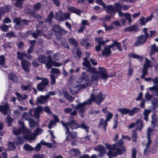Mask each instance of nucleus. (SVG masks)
I'll return each instance as SVG.
<instances>
[{
	"label": "nucleus",
	"mask_w": 158,
	"mask_h": 158,
	"mask_svg": "<svg viewBox=\"0 0 158 158\" xmlns=\"http://www.w3.org/2000/svg\"><path fill=\"white\" fill-rule=\"evenodd\" d=\"M118 111L121 113L122 114H128L129 115L130 113V110L126 108H119L118 109Z\"/></svg>",
	"instance_id": "obj_40"
},
{
	"label": "nucleus",
	"mask_w": 158,
	"mask_h": 158,
	"mask_svg": "<svg viewBox=\"0 0 158 158\" xmlns=\"http://www.w3.org/2000/svg\"><path fill=\"white\" fill-rule=\"evenodd\" d=\"M90 100L88 99L86 101L82 103H79L76 105L75 106V109L78 110L79 113L80 114L81 117H84L83 114L85 110V106L88 105H91V102Z\"/></svg>",
	"instance_id": "obj_5"
},
{
	"label": "nucleus",
	"mask_w": 158,
	"mask_h": 158,
	"mask_svg": "<svg viewBox=\"0 0 158 158\" xmlns=\"http://www.w3.org/2000/svg\"><path fill=\"white\" fill-rule=\"evenodd\" d=\"M152 104L153 106V108L155 109L158 107V100L156 98H154L152 101Z\"/></svg>",
	"instance_id": "obj_42"
},
{
	"label": "nucleus",
	"mask_w": 158,
	"mask_h": 158,
	"mask_svg": "<svg viewBox=\"0 0 158 158\" xmlns=\"http://www.w3.org/2000/svg\"><path fill=\"white\" fill-rule=\"evenodd\" d=\"M111 51L110 49L107 47L104 48V49L102 50V55L107 56L111 54Z\"/></svg>",
	"instance_id": "obj_28"
},
{
	"label": "nucleus",
	"mask_w": 158,
	"mask_h": 158,
	"mask_svg": "<svg viewBox=\"0 0 158 158\" xmlns=\"http://www.w3.org/2000/svg\"><path fill=\"white\" fill-rule=\"evenodd\" d=\"M81 88L79 85L75 86H71L70 87V93L72 94H75L79 92Z\"/></svg>",
	"instance_id": "obj_24"
},
{
	"label": "nucleus",
	"mask_w": 158,
	"mask_h": 158,
	"mask_svg": "<svg viewBox=\"0 0 158 158\" xmlns=\"http://www.w3.org/2000/svg\"><path fill=\"white\" fill-rule=\"evenodd\" d=\"M113 116V114L112 113L110 112H107V115L105 120L107 122L108 121H110V119L112 118Z\"/></svg>",
	"instance_id": "obj_54"
},
{
	"label": "nucleus",
	"mask_w": 158,
	"mask_h": 158,
	"mask_svg": "<svg viewBox=\"0 0 158 158\" xmlns=\"http://www.w3.org/2000/svg\"><path fill=\"white\" fill-rule=\"evenodd\" d=\"M136 151L135 148H133L131 150V156L132 158H136Z\"/></svg>",
	"instance_id": "obj_64"
},
{
	"label": "nucleus",
	"mask_w": 158,
	"mask_h": 158,
	"mask_svg": "<svg viewBox=\"0 0 158 158\" xmlns=\"http://www.w3.org/2000/svg\"><path fill=\"white\" fill-rule=\"evenodd\" d=\"M15 94L17 96V100L19 101L25 100L28 97L27 95L26 94L21 95L19 93L17 92H15Z\"/></svg>",
	"instance_id": "obj_25"
},
{
	"label": "nucleus",
	"mask_w": 158,
	"mask_h": 158,
	"mask_svg": "<svg viewBox=\"0 0 158 158\" xmlns=\"http://www.w3.org/2000/svg\"><path fill=\"white\" fill-rule=\"evenodd\" d=\"M125 17L126 19L129 22V24H130L132 22L131 14L128 13H125Z\"/></svg>",
	"instance_id": "obj_52"
},
{
	"label": "nucleus",
	"mask_w": 158,
	"mask_h": 158,
	"mask_svg": "<svg viewBox=\"0 0 158 158\" xmlns=\"http://www.w3.org/2000/svg\"><path fill=\"white\" fill-rule=\"evenodd\" d=\"M106 12L109 14L115 15L116 14L114 6L112 5H109L104 8Z\"/></svg>",
	"instance_id": "obj_18"
},
{
	"label": "nucleus",
	"mask_w": 158,
	"mask_h": 158,
	"mask_svg": "<svg viewBox=\"0 0 158 158\" xmlns=\"http://www.w3.org/2000/svg\"><path fill=\"white\" fill-rule=\"evenodd\" d=\"M41 3L39 2L35 4L33 7V9L35 12L38 11L41 8Z\"/></svg>",
	"instance_id": "obj_43"
},
{
	"label": "nucleus",
	"mask_w": 158,
	"mask_h": 158,
	"mask_svg": "<svg viewBox=\"0 0 158 158\" xmlns=\"http://www.w3.org/2000/svg\"><path fill=\"white\" fill-rule=\"evenodd\" d=\"M123 139H121L117 142L113 144V147L115 149L121 147L123 145Z\"/></svg>",
	"instance_id": "obj_41"
},
{
	"label": "nucleus",
	"mask_w": 158,
	"mask_h": 158,
	"mask_svg": "<svg viewBox=\"0 0 158 158\" xmlns=\"http://www.w3.org/2000/svg\"><path fill=\"white\" fill-rule=\"evenodd\" d=\"M61 123L65 129H66V127H69V126L70 128L72 130L77 129L79 126V124L77 123L74 118L71 116L69 117L68 122L64 123L61 121Z\"/></svg>",
	"instance_id": "obj_2"
},
{
	"label": "nucleus",
	"mask_w": 158,
	"mask_h": 158,
	"mask_svg": "<svg viewBox=\"0 0 158 158\" xmlns=\"http://www.w3.org/2000/svg\"><path fill=\"white\" fill-rule=\"evenodd\" d=\"M136 130H133L132 131V139L133 142H136L137 137V133Z\"/></svg>",
	"instance_id": "obj_50"
},
{
	"label": "nucleus",
	"mask_w": 158,
	"mask_h": 158,
	"mask_svg": "<svg viewBox=\"0 0 158 158\" xmlns=\"http://www.w3.org/2000/svg\"><path fill=\"white\" fill-rule=\"evenodd\" d=\"M68 10L70 12L75 13L78 16H80L81 13L82 12L80 10L77 9L74 7L70 6L68 8Z\"/></svg>",
	"instance_id": "obj_26"
},
{
	"label": "nucleus",
	"mask_w": 158,
	"mask_h": 158,
	"mask_svg": "<svg viewBox=\"0 0 158 158\" xmlns=\"http://www.w3.org/2000/svg\"><path fill=\"white\" fill-rule=\"evenodd\" d=\"M43 110L42 107L39 106L35 109L32 108L29 111V113L31 116L35 117L36 119L39 118V115L41 112Z\"/></svg>",
	"instance_id": "obj_11"
},
{
	"label": "nucleus",
	"mask_w": 158,
	"mask_h": 158,
	"mask_svg": "<svg viewBox=\"0 0 158 158\" xmlns=\"http://www.w3.org/2000/svg\"><path fill=\"white\" fill-rule=\"evenodd\" d=\"M140 110L139 108L137 107H133L131 110H130V113H129V116H133L134 114L137 113Z\"/></svg>",
	"instance_id": "obj_37"
},
{
	"label": "nucleus",
	"mask_w": 158,
	"mask_h": 158,
	"mask_svg": "<svg viewBox=\"0 0 158 158\" xmlns=\"http://www.w3.org/2000/svg\"><path fill=\"white\" fill-rule=\"evenodd\" d=\"M157 50V48L156 47V45L155 44H154L152 45L151 48V50L150 52V55L152 56L154 55L155 52Z\"/></svg>",
	"instance_id": "obj_44"
},
{
	"label": "nucleus",
	"mask_w": 158,
	"mask_h": 158,
	"mask_svg": "<svg viewBox=\"0 0 158 158\" xmlns=\"http://www.w3.org/2000/svg\"><path fill=\"white\" fill-rule=\"evenodd\" d=\"M36 19L40 23H43L44 22L43 18L39 14L36 18Z\"/></svg>",
	"instance_id": "obj_60"
},
{
	"label": "nucleus",
	"mask_w": 158,
	"mask_h": 158,
	"mask_svg": "<svg viewBox=\"0 0 158 158\" xmlns=\"http://www.w3.org/2000/svg\"><path fill=\"white\" fill-rule=\"evenodd\" d=\"M145 59L146 61L143 67L146 68L148 69L149 68L152 67V65H151V61L147 58H145Z\"/></svg>",
	"instance_id": "obj_47"
},
{
	"label": "nucleus",
	"mask_w": 158,
	"mask_h": 158,
	"mask_svg": "<svg viewBox=\"0 0 158 158\" xmlns=\"http://www.w3.org/2000/svg\"><path fill=\"white\" fill-rule=\"evenodd\" d=\"M116 150V153L118 155H121L126 152V149L125 146H123L122 149L117 148L115 149Z\"/></svg>",
	"instance_id": "obj_32"
},
{
	"label": "nucleus",
	"mask_w": 158,
	"mask_h": 158,
	"mask_svg": "<svg viewBox=\"0 0 158 158\" xmlns=\"http://www.w3.org/2000/svg\"><path fill=\"white\" fill-rule=\"evenodd\" d=\"M38 60L40 63L45 64L46 68L48 69H51L52 66L59 67L62 65L61 63L54 61L50 56L47 59L45 56L40 54L38 56Z\"/></svg>",
	"instance_id": "obj_1"
},
{
	"label": "nucleus",
	"mask_w": 158,
	"mask_h": 158,
	"mask_svg": "<svg viewBox=\"0 0 158 158\" xmlns=\"http://www.w3.org/2000/svg\"><path fill=\"white\" fill-rule=\"evenodd\" d=\"M49 98V95L45 96L41 95L38 97L35 101V104L36 105L39 104H42L47 102V99Z\"/></svg>",
	"instance_id": "obj_15"
},
{
	"label": "nucleus",
	"mask_w": 158,
	"mask_h": 158,
	"mask_svg": "<svg viewBox=\"0 0 158 158\" xmlns=\"http://www.w3.org/2000/svg\"><path fill=\"white\" fill-rule=\"evenodd\" d=\"M70 14L69 13H63L59 10L55 14V18L56 19L60 21H63L70 19Z\"/></svg>",
	"instance_id": "obj_6"
},
{
	"label": "nucleus",
	"mask_w": 158,
	"mask_h": 158,
	"mask_svg": "<svg viewBox=\"0 0 158 158\" xmlns=\"http://www.w3.org/2000/svg\"><path fill=\"white\" fill-rule=\"evenodd\" d=\"M151 112V110H148L147 109H145L143 112V114L144 116L143 118L144 120L146 121H147L148 120V116Z\"/></svg>",
	"instance_id": "obj_35"
},
{
	"label": "nucleus",
	"mask_w": 158,
	"mask_h": 158,
	"mask_svg": "<svg viewBox=\"0 0 158 158\" xmlns=\"http://www.w3.org/2000/svg\"><path fill=\"white\" fill-rule=\"evenodd\" d=\"M50 72L52 73L59 74L60 73V71L58 69L53 68L51 69Z\"/></svg>",
	"instance_id": "obj_62"
},
{
	"label": "nucleus",
	"mask_w": 158,
	"mask_h": 158,
	"mask_svg": "<svg viewBox=\"0 0 158 158\" xmlns=\"http://www.w3.org/2000/svg\"><path fill=\"white\" fill-rule=\"evenodd\" d=\"M106 96V95L103 94L102 92H99L96 95L93 94H90V98L88 99L91 101V104L94 102L99 105L104 100Z\"/></svg>",
	"instance_id": "obj_3"
},
{
	"label": "nucleus",
	"mask_w": 158,
	"mask_h": 158,
	"mask_svg": "<svg viewBox=\"0 0 158 158\" xmlns=\"http://www.w3.org/2000/svg\"><path fill=\"white\" fill-rule=\"evenodd\" d=\"M90 76V74H88L86 76L79 78L77 80L78 83L80 84V86L81 88L87 87L89 85V77Z\"/></svg>",
	"instance_id": "obj_7"
},
{
	"label": "nucleus",
	"mask_w": 158,
	"mask_h": 158,
	"mask_svg": "<svg viewBox=\"0 0 158 158\" xmlns=\"http://www.w3.org/2000/svg\"><path fill=\"white\" fill-rule=\"evenodd\" d=\"M9 78L15 83L18 82V79L16 75L12 73L9 74Z\"/></svg>",
	"instance_id": "obj_34"
},
{
	"label": "nucleus",
	"mask_w": 158,
	"mask_h": 158,
	"mask_svg": "<svg viewBox=\"0 0 158 158\" xmlns=\"http://www.w3.org/2000/svg\"><path fill=\"white\" fill-rule=\"evenodd\" d=\"M48 79L46 78L43 79L41 82L39 83L37 85V89L39 91H43L45 90L49 84Z\"/></svg>",
	"instance_id": "obj_13"
},
{
	"label": "nucleus",
	"mask_w": 158,
	"mask_h": 158,
	"mask_svg": "<svg viewBox=\"0 0 158 158\" xmlns=\"http://www.w3.org/2000/svg\"><path fill=\"white\" fill-rule=\"evenodd\" d=\"M17 55L18 59L22 61L23 60V59L26 58V56H27V53L25 52L21 53L19 52H17Z\"/></svg>",
	"instance_id": "obj_30"
},
{
	"label": "nucleus",
	"mask_w": 158,
	"mask_h": 158,
	"mask_svg": "<svg viewBox=\"0 0 158 158\" xmlns=\"http://www.w3.org/2000/svg\"><path fill=\"white\" fill-rule=\"evenodd\" d=\"M13 119L10 117V115H7L6 123L8 124L9 126H11V123L13 122Z\"/></svg>",
	"instance_id": "obj_46"
},
{
	"label": "nucleus",
	"mask_w": 158,
	"mask_h": 158,
	"mask_svg": "<svg viewBox=\"0 0 158 158\" xmlns=\"http://www.w3.org/2000/svg\"><path fill=\"white\" fill-rule=\"evenodd\" d=\"M8 26L5 24H2L0 26L1 30L4 32L7 31L8 30Z\"/></svg>",
	"instance_id": "obj_63"
},
{
	"label": "nucleus",
	"mask_w": 158,
	"mask_h": 158,
	"mask_svg": "<svg viewBox=\"0 0 158 158\" xmlns=\"http://www.w3.org/2000/svg\"><path fill=\"white\" fill-rule=\"evenodd\" d=\"M14 22H15L16 24L18 26H22L21 20H20V18H15L14 20Z\"/></svg>",
	"instance_id": "obj_59"
},
{
	"label": "nucleus",
	"mask_w": 158,
	"mask_h": 158,
	"mask_svg": "<svg viewBox=\"0 0 158 158\" xmlns=\"http://www.w3.org/2000/svg\"><path fill=\"white\" fill-rule=\"evenodd\" d=\"M21 65L24 71L28 73L30 71L31 64L28 61L26 60H22L21 62Z\"/></svg>",
	"instance_id": "obj_17"
},
{
	"label": "nucleus",
	"mask_w": 158,
	"mask_h": 158,
	"mask_svg": "<svg viewBox=\"0 0 158 158\" xmlns=\"http://www.w3.org/2000/svg\"><path fill=\"white\" fill-rule=\"evenodd\" d=\"M69 44L74 46L75 47H76L78 46V43L73 38H69Z\"/></svg>",
	"instance_id": "obj_39"
},
{
	"label": "nucleus",
	"mask_w": 158,
	"mask_h": 158,
	"mask_svg": "<svg viewBox=\"0 0 158 158\" xmlns=\"http://www.w3.org/2000/svg\"><path fill=\"white\" fill-rule=\"evenodd\" d=\"M89 66L88 67H87L88 69H86L87 72L89 73H91L92 74L97 73V69L95 68H93L90 67Z\"/></svg>",
	"instance_id": "obj_48"
},
{
	"label": "nucleus",
	"mask_w": 158,
	"mask_h": 158,
	"mask_svg": "<svg viewBox=\"0 0 158 158\" xmlns=\"http://www.w3.org/2000/svg\"><path fill=\"white\" fill-rule=\"evenodd\" d=\"M152 131V130L151 128L148 127V128L146 133L147 139H151V133Z\"/></svg>",
	"instance_id": "obj_56"
},
{
	"label": "nucleus",
	"mask_w": 158,
	"mask_h": 158,
	"mask_svg": "<svg viewBox=\"0 0 158 158\" xmlns=\"http://www.w3.org/2000/svg\"><path fill=\"white\" fill-rule=\"evenodd\" d=\"M53 11H51L48 14L47 18L45 19L46 23H51L52 20L53 18Z\"/></svg>",
	"instance_id": "obj_36"
},
{
	"label": "nucleus",
	"mask_w": 158,
	"mask_h": 158,
	"mask_svg": "<svg viewBox=\"0 0 158 158\" xmlns=\"http://www.w3.org/2000/svg\"><path fill=\"white\" fill-rule=\"evenodd\" d=\"M12 130L13 134L16 135L20 134L21 132H22V130L21 126L19 127L18 129H15V127H13L12 129Z\"/></svg>",
	"instance_id": "obj_38"
},
{
	"label": "nucleus",
	"mask_w": 158,
	"mask_h": 158,
	"mask_svg": "<svg viewBox=\"0 0 158 158\" xmlns=\"http://www.w3.org/2000/svg\"><path fill=\"white\" fill-rule=\"evenodd\" d=\"M21 87L23 90H30L31 89V85L30 84H28L27 85H22L21 86Z\"/></svg>",
	"instance_id": "obj_55"
},
{
	"label": "nucleus",
	"mask_w": 158,
	"mask_h": 158,
	"mask_svg": "<svg viewBox=\"0 0 158 158\" xmlns=\"http://www.w3.org/2000/svg\"><path fill=\"white\" fill-rule=\"evenodd\" d=\"M154 85L150 87L148 89L152 92V93L155 96H158V77H156L152 79Z\"/></svg>",
	"instance_id": "obj_10"
},
{
	"label": "nucleus",
	"mask_w": 158,
	"mask_h": 158,
	"mask_svg": "<svg viewBox=\"0 0 158 158\" xmlns=\"http://www.w3.org/2000/svg\"><path fill=\"white\" fill-rule=\"evenodd\" d=\"M91 77V78L90 80L89 79V85L94 82H97L98 79L99 78L97 73L92 74L91 75L90 74V76L89 77Z\"/></svg>",
	"instance_id": "obj_29"
},
{
	"label": "nucleus",
	"mask_w": 158,
	"mask_h": 158,
	"mask_svg": "<svg viewBox=\"0 0 158 158\" xmlns=\"http://www.w3.org/2000/svg\"><path fill=\"white\" fill-rule=\"evenodd\" d=\"M114 7L115 12L122 10L123 6L119 2L114 3Z\"/></svg>",
	"instance_id": "obj_31"
},
{
	"label": "nucleus",
	"mask_w": 158,
	"mask_h": 158,
	"mask_svg": "<svg viewBox=\"0 0 158 158\" xmlns=\"http://www.w3.org/2000/svg\"><path fill=\"white\" fill-rule=\"evenodd\" d=\"M152 117L151 124L154 127H158V123L156 114H152Z\"/></svg>",
	"instance_id": "obj_27"
},
{
	"label": "nucleus",
	"mask_w": 158,
	"mask_h": 158,
	"mask_svg": "<svg viewBox=\"0 0 158 158\" xmlns=\"http://www.w3.org/2000/svg\"><path fill=\"white\" fill-rule=\"evenodd\" d=\"M52 29L56 33L55 35L57 38L58 39H61L62 35L67 33L66 31L64 30L63 28H61L58 25H54Z\"/></svg>",
	"instance_id": "obj_8"
},
{
	"label": "nucleus",
	"mask_w": 158,
	"mask_h": 158,
	"mask_svg": "<svg viewBox=\"0 0 158 158\" xmlns=\"http://www.w3.org/2000/svg\"><path fill=\"white\" fill-rule=\"evenodd\" d=\"M124 31L126 32H137L139 31V29L137 25H134L125 28Z\"/></svg>",
	"instance_id": "obj_19"
},
{
	"label": "nucleus",
	"mask_w": 158,
	"mask_h": 158,
	"mask_svg": "<svg viewBox=\"0 0 158 158\" xmlns=\"http://www.w3.org/2000/svg\"><path fill=\"white\" fill-rule=\"evenodd\" d=\"M148 142L146 144V148L143 151V153L145 155H148L149 152H151L152 153H155L156 152V150L155 148H151L149 145L152 143V140L151 139H147ZM157 146L156 145L154 144L153 145V148H155L157 147Z\"/></svg>",
	"instance_id": "obj_12"
},
{
	"label": "nucleus",
	"mask_w": 158,
	"mask_h": 158,
	"mask_svg": "<svg viewBox=\"0 0 158 158\" xmlns=\"http://www.w3.org/2000/svg\"><path fill=\"white\" fill-rule=\"evenodd\" d=\"M29 123L31 127H34L35 126L36 123L33 119L30 118L29 119Z\"/></svg>",
	"instance_id": "obj_61"
},
{
	"label": "nucleus",
	"mask_w": 158,
	"mask_h": 158,
	"mask_svg": "<svg viewBox=\"0 0 158 158\" xmlns=\"http://www.w3.org/2000/svg\"><path fill=\"white\" fill-rule=\"evenodd\" d=\"M12 9V7L10 5L8 4L6 6H2L0 7V12L2 15L6 12H8Z\"/></svg>",
	"instance_id": "obj_21"
},
{
	"label": "nucleus",
	"mask_w": 158,
	"mask_h": 158,
	"mask_svg": "<svg viewBox=\"0 0 158 158\" xmlns=\"http://www.w3.org/2000/svg\"><path fill=\"white\" fill-rule=\"evenodd\" d=\"M9 109V107L7 103H6L4 105L0 106V111L4 115L7 114Z\"/></svg>",
	"instance_id": "obj_22"
},
{
	"label": "nucleus",
	"mask_w": 158,
	"mask_h": 158,
	"mask_svg": "<svg viewBox=\"0 0 158 158\" xmlns=\"http://www.w3.org/2000/svg\"><path fill=\"white\" fill-rule=\"evenodd\" d=\"M107 122L105 120H104L103 118H101L98 123L99 127L103 128L105 131H106V127L107 126Z\"/></svg>",
	"instance_id": "obj_23"
},
{
	"label": "nucleus",
	"mask_w": 158,
	"mask_h": 158,
	"mask_svg": "<svg viewBox=\"0 0 158 158\" xmlns=\"http://www.w3.org/2000/svg\"><path fill=\"white\" fill-rule=\"evenodd\" d=\"M23 147L25 150L27 151H32L34 149L33 147L28 143L24 144Z\"/></svg>",
	"instance_id": "obj_51"
},
{
	"label": "nucleus",
	"mask_w": 158,
	"mask_h": 158,
	"mask_svg": "<svg viewBox=\"0 0 158 158\" xmlns=\"http://www.w3.org/2000/svg\"><path fill=\"white\" fill-rule=\"evenodd\" d=\"M40 143L41 144L46 146L49 148H51L53 147V146L51 143L46 142L43 140L41 141Z\"/></svg>",
	"instance_id": "obj_49"
},
{
	"label": "nucleus",
	"mask_w": 158,
	"mask_h": 158,
	"mask_svg": "<svg viewBox=\"0 0 158 158\" xmlns=\"http://www.w3.org/2000/svg\"><path fill=\"white\" fill-rule=\"evenodd\" d=\"M66 127V129L65 130V134L67 135L65 140L70 141H71L72 139L77 138V133L75 131H70L69 128Z\"/></svg>",
	"instance_id": "obj_9"
},
{
	"label": "nucleus",
	"mask_w": 158,
	"mask_h": 158,
	"mask_svg": "<svg viewBox=\"0 0 158 158\" xmlns=\"http://www.w3.org/2000/svg\"><path fill=\"white\" fill-rule=\"evenodd\" d=\"M136 39V40L134 43V46L136 47L140 46L144 44L147 40L144 35H142L137 37Z\"/></svg>",
	"instance_id": "obj_16"
},
{
	"label": "nucleus",
	"mask_w": 158,
	"mask_h": 158,
	"mask_svg": "<svg viewBox=\"0 0 158 158\" xmlns=\"http://www.w3.org/2000/svg\"><path fill=\"white\" fill-rule=\"evenodd\" d=\"M83 60L84 61L82 62V64L83 66L86 67H88L89 66H91L89 61L88 60L87 57L83 58Z\"/></svg>",
	"instance_id": "obj_45"
},
{
	"label": "nucleus",
	"mask_w": 158,
	"mask_h": 158,
	"mask_svg": "<svg viewBox=\"0 0 158 158\" xmlns=\"http://www.w3.org/2000/svg\"><path fill=\"white\" fill-rule=\"evenodd\" d=\"M83 128L87 132H88L89 131V127L87 126V124L84 121L80 124H79V126L78 128Z\"/></svg>",
	"instance_id": "obj_33"
},
{
	"label": "nucleus",
	"mask_w": 158,
	"mask_h": 158,
	"mask_svg": "<svg viewBox=\"0 0 158 158\" xmlns=\"http://www.w3.org/2000/svg\"><path fill=\"white\" fill-rule=\"evenodd\" d=\"M6 36L9 38H10L11 37H15L16 35L13 31H10L6 33Z\"/></svg>",
	"instance_id": "obj_58"
},
{
	"label": "nucleus",
	"mask_w": 158,
	"mask_h": 158,
	"mask_svg": "<svg viewBox=\"0 0 158 158\" xmlns=\"http://www.w3.org/2000/svg\"><path fill=\"white\" fill-rule=\"evenodd\" d=\"M18 123L22 126L21 127L22 130V133L24 135L25 139L29 140H32L35 139V137L33 135L31 131L26 128L23 122L19 120Z\"/></svg>",
	"instance_id": "obj_4"
},
{
	"label": "nucleus",
	"mask_w": 158,
	"mask_h": 158,
	"mask_svg": "<svg viewBox=\"0 0 158 158\" xmlns=\"http://www.w3.org/2000/svg\"><path fill=\"white\" fill-rule=\"evenodd\" d=\"M15 148V147L13 143L10 142L8 143L7 148L9 151L13 150Z\"/></svg>",
	"instance_id": "obj_57"
},
{
	"label": "nucleus",
	"mask_w": 158,
	"mask_h": 158,
	"mask_svg": "<svg viewBox=\"0 0 158 158\" xmlns=\"http://www.w3.org/2000/svg\"><path fill=\"white\" fill-rule=\"evenodd\" d=\"M70 151L71 152H73V155L75 156L79 155L80 154L79 150L77 149H73L71 150Z\"/></svg>",
	"instance_id": "obj_53"
},
{
	"label": "nucleus",
	"mask_w": 158,
	"mask_h": 158,
	"mask_svg": "<svg viewBox=\"0 0 158 158\" xmlns=\"http://www.w3.org/2000/svg\"><path fill=\"white\" fill-rule=\"evenodd\" d=\"M98 71L97 72L99 75V78H101L103 80H106L109 77L107 73L106 69L104 67H98Z\"/></svg>",
	"instance_id": "obj_14"
},
{
	"label": "nucleus",
	"mask_w": 158,
	"mask_h": 158,
	"mask_svg": "<svg viewBox=\"0 0 158 158\" xmlns=\"http://www.w3.org/2000/svg\"><path fill=\"white\" fill-rule=\"evenodd\" d=\"M135 123L136 128L134 130L136 131L138 130L141 132L144 126L143 121L140 119H138L135 121Z\"/></svg>",
	"instance_id": "obj_20"
}]
</instances>
